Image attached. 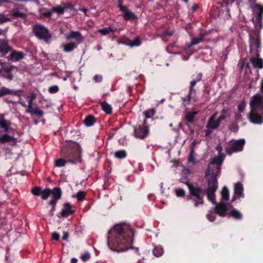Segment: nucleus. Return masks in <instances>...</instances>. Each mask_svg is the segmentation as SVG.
<instances>
[{"instance_id": "nucleus-1", "label": "nucleus", "mask_w": 263, "mask_h": 263, "mask_svg": "<svg viewBox=\"0 0 263 263\" xmlns=\"http://www.w3.org/2000/svg\"><path fill=\"white\" fill-rule=\"evenodd\" d=\"M134 235L133 230L121 224H117L108 233V246L111 250L117 252L125 251L130 248L140 255L138 248L132 246Z\"/></svg>"}, {"instance_id": "nucleus-2", "label": "nucleus", "mask_w": 263, "mask_h": 263, "mask_svg": "<svg viewBox=\"0 0 263 263\" xmlns=\"http://www.w3.org/2000/svg\"><path fill=\"white\" fill-rule=\"evenodd\" d=\"M182 182L187 186L189 190L190 195L186 196L187 200H191L194 203V205L196 208L200 205H203L204 203V201L201 194L202 188L198 186H195L188 181H182Z\"/></svg>"}, {"instance_id": "nucleus-3", "label": "nucleus", "mask_w": 263, "mask_h": 263, "mask_svg": "<svg viewBox=\"0 0 263 263\" xmlns=\"http://www.w3.org/2000/svg\"><path fill=\"white\" fill-rule=\"evenodd\" d=\"M202 73L200 72L197 74L196 79L193 80L190 82L187 95L185 97L182 98V104L184 106L196 101V90L194 89V87L198 82L202 80Z\"/></svg>"}, {"instance_id": "nucleus-4", "label": "nucleus", "mask_w": 263, "mask_h": 263, "mask_svg": "<svg viewBox=\"0 0 263 263\" xmlns=\"http://www.w3.org/2000/svg\"><path fill=\"white\" fill-rule=\"evenodd\" d=\"M32 32L35 36L39 40L44 41L49 43L51 39V34L49 29L41 24H35L33 27Z\"/></svg>"}, {"instance_id": "nucleus-5", "label": "nucleus", "mask_w": 263, "mask_h": 263, "mask_svg": "<svg viewBox=\"0 0 263 263\" xmlns=\"http://www.w3.org/2000/svg\"><path fill=\"white\" fill-rule=\"evenodd\" d=\"M61 155L67 162L71 163L77 164L82 161L81 152L78 150L69 148L62 149Z\"/></svg>"}, {"instance_id": "nucleus-6", "label": "nucleus", "mask_w": 263, "mask_h": 263, "mask_svg": "<svg viewBox=\"0 0 263 263\" xmlns=\"http://www.w3.org/2000/svg\"><path fill=\"white\" fill-rule=\"evenodd\" d=\"M245 144L243 139L231 141L229 142L228 146L226 147V152L229 155L233 153L241 152L243 150Z\"/></svg>"}, {"instance_id": "nucleus-7", "label": "nucleus", "mask_w": 263, "mask_h": 263, "mask_svg": "<svg viewBox=\"0 0 263 263\" xmlns=\"http://www.w3.org/2000/svg\"><path fill=\"white\" fill-rule=\"evenodd\" d=\"M134 135L136 138L143 139L147 137L149 133V125L145 120L142 124H139L134 127Z\"/></svg>"}, {"instance_id": "nucleus-8", "label": "nucleus", "mask_w": 263, "mask_h": 263, "mask_svg": "<svg viewBox=\"0 0 263 263\" xmlns=\"http://www.w3.org/2000/svg\"><path fill=\"white\" fill-rule=\"evenodd\" d=\"M223 155L221 154L219 156L212 159L205 171V176H209L210 174L213 175L214 174V166L213 165L217 164L218 166H221L223 161Z\"/></svg>"}, {"instance_id": "nucleus-9", "label": "nucleus", "mask_w": 263, "mask_h": 263, "mask_svg": "<svg viewBox=\"0 0 263 263\" xmlns=\"http://www.w3.org/2000/svg\"><path fill=\"white\" fill-rule=\"evenodd\" d=\"M250 105L252 110H257V108L260 110L263 109V96L259 94L254 95L250 102Z\"/></svg>"}, {"instance_id": "nucleus-10", "label": "nucleus", "mask_w": 263, "mask_h": 263, "mask_svg": "<svg viewBox=\"0 0 263 263\" xmlns=\"http://www.w3.org/2000/svg\"><path fill=\"white\" fill-rule=\"evenodd\" d=\"M248 117L249 121L253 124L260 125L263 123V117L261 114L257 112V110L251 109Z\"/></svg>"}, {"instance_id": "nucleus-11", "label": "nucleus", "mask_w": 263, "mask_h": 263, "mask_svg": "<svg viewBox=\"0 0 263 263\" xmlns=\"http://www.w3.org/2000/svg\"><path fill=\"white\" fill-rule=\"evenodd\" d=\"M205 177L208 183V188L206 190L216 192L218 187L216 176H214V174H210L209 176L205 175Z\"/></svg>"}, {"instance_id": "nucleus-12", "label": "nucleus", "mask_w": 263, "mask_h": 263, "mask_svg": "<svg viewBox=\"0 0 263 263\" xmlns=\"http://www.w3.org/2000/svg\"><path fill=\"white\" fill-rule=\"evenodd\" d=\"M253 45H254L257 49L256 52L259 51L261 48V42L259 33L256 34V37L252 36L250 33L249 34V47L250 52L252 51Z\"/></svg>"}, {"instance_id": "nucleus-13", "label": "nucleus", "mask_w": 263, "mask_h": 263, "mask_svg": "<svg viewBox=\"0 0 263 263\" xmlns=\"http://www.w3.org/2000/svg\"><path fill=\"white\" fill-rule=\"evenodd\" d=\"M51 195H52V199L48 202L49 204H54L57 203L58 201L61 199L62 191L60 187H55L52 190L50 189Z\"/></svg>"}, {"instance_id": "nucleus-14", "label": "nucleus", "mask_w": 263, "mask_h": 263, "mask_svg": "<svg viewBox=\"0 0 263 263\" xmlns=\"http://www.w3.org/2000/svg\"><path fill=\"white\" fill-rule=\"evenodd\" d=\"M228 210L227 205L224 202L217 203L214 209L215 213L220 217L226 216Z\"/></svg>"}, {"instance_id": "nucleus-15", "label": "nucleus", "mask_w": 263, "mask_h": 263, "mask_svg": "<svg viewBox=\"0 0 263 263\" xmlns=\"http://www.w3.org/2000/svg\"><path fill=\"white\" fill-rule=\"evenodd\" d=\"M10 51L11 53L10 55L7 58L8 61L16 62L23 59L24 58V53L22 51H16L13 50L12 48Z\"/></svg>"}, {"instance_id": "nucleus-16", "label": "nucleus", "mask_w": 263, "mask_h": 263, "mask_svg": "<svg viewBox=\"0 0 263 263\" xmlns=\"http://www.w3.org/2000/svg\"><path fill=\"white\" fill-rule=\"evenodd\" d=\"M11 50V46L6 40L0 39V53L2 57H5Z\"/></svg>"}, {"instance_id": "nucleus-17", "label": "nucleus", "mask_w": 263, "mask_h": 263, "mask_svg": "<svg viewBox=\"0 0 263 263\" xmlns=\"http://www.w3.org/2000/svg\"><path fill=\"white\" fill-rule=\"evenodd\" d=\"M66 39L68 41H70L72 39H74L76 41V43L78 44V45L82 43L84 40L81 33L79 31H70L69 34L67 36Z\"/></svg>"}, {"instance_id": "nucleus-18", "label": "nucleus", "mask_w": 263, "mask_h": 263, "mask_svg": "<svg viewBox=\"0 0 263 263\" xmlns=\"http://www.w3.org/2000/svg\"><path fill=\"white\" fill-rule=\"evenodd\" d=\"M259 51H258L256 54V58L251 57L250 58V62L253 65V67L257 69L263 68V60L260 58Z\"/></svg>"}, {"instance_id": "nucleus-19", "label": "nucleus", "mask_w": 263, "mask_h": 263, "mask_svg": "<svg viewBox=\"0 0 263 263\" xmlns=\"http://www.w3.org/2000/svg\"><path fill=\"white\" fill-rule=\"evenodd\" d=\"M74 211L71 209V206L69 202H66L64 204V209L60 213L61 216L63 217H67L73 214Z\"/></svg>"}, {"instance_id": "nucleus-20", "label": "nucleus", "mask_w": 263, "mask_h": 263, "mask_svg": "<svg viewBox=\"0 0 263 263\" xmlns=\"http://www.w3.org/2000/svg\"><path fill=\"white\" fill-rule=\"evenodd\" d=\"M22 90H13L6 87H2L0 88V98L7 95H14L20 97V93L22 92Z\"/></svg>"}, {"instance_id": "nucleus-21", "label": "nucleus", "mask_w": 263, "mask_h": 263, "mask_svg": "<svg viewBox=\"0 0 263 263\" xmlns=\"http://www.w3.org/2000/svg\"><path fill=\"white\" fill-rule=\"evenodd\" d=\"M216 114H213L209 118L208 122L206 125V127L211 129H217L220 125L218 121L215 120Z\"/></svg>"}, {"instance_id": "nucleus-22", "label": "nucleus", "mask_w": 263, "mask_h": 263, "mask_svg": "<svg viewBox=\"0 0 263 263\" xmlns=\"http://www.w3.org/2000/svg\"><path fill=\"white\" fill-rule=\"evenodd\" d=\"M215 192L216 191H212L208 190H203L202 189V192L201 194L202 197L203 198L204 195H206L208 200L212 202L213 203H216L215 202Z\"/></svg>"}, {"instance_id": "nucleus-23", "label": "nucleus", "mask_w": 263, "mask_h": 263, "mask_svg": "<svg viewBox=\"0 0 263 263\" xmlns=\"http://www.w3.org/2000/svg\"><path fill=\"white\" fill-rule=\"evenodd\" d=\"M121 11L124 13L123 17L126 21H128L130 20H136L138 18L137 15L133 12L129 10L127 7L123 9Z\"/></svg>"}, {"instance_id": "nucleus-24", "label": "nucleus", "mask_w": 263, "mask_h": 263, "mask_svg": "<svg viewBox=\"0 0 263 263\" xmlns=\"http://www.w3.org/2000/svg\"><path fill=\"white\" fill-rule=\"evenodd\" d=\"M197 114V112L196 111H190L186 114L185 116V120L186 121L185 125L189 127V129L191 128L190 124L194 122L195 116Z\"/></svg>"}, {"instance_id": "nucleus-25", "label": "nucleus", "mask_w": 263, "mask_h": 263, "mask_svg": "<svg viewBox=\"0 0 263 263\" xmlns=\"http://www.w3.org/2000/svg\"><path fill=\"white\" fill-rule=\"evenodd\" d=\"M17 139L14 137L11 136L7 134H4L0 137V143L5 144L9 142H13V145H15Z\"/></svg>"}, {"instance_id": "nucleus-26", "label": "nucleus", "mask_w": 263, "mask_h": 263, "mask_svg": "<svg viewBox=\"0 0 263 263\" xmlns=\"http://www.w3.org/2000/svg\"><path fill=\"white\" fill-rule=\"evenodd\" d=\"M206 35L205 32H200L198 35L192 39L191 45H195L203 42V39Z\"/></svg>"}, {"instance_id": "nucleus-27", "label": "nucleus", "mask_w": 263, "mask_h": 263, "mask_svg": "<svg viewBox=\"0 0 263 263\" xmlns=\"http://www.w3.org/2000/svg\"><path fill=\"white\" fill-rule=\"evenodd\" d=\"M243 188L241 182H238L235 184L234 192L236 195L243 197Z\"/></svg>"}, {"instance_id": "nucleus-28", "label": "nucleus", "mask_w": 263, "mask_h": 263, "mask_svg": "<svg viewBox=\"0 0 263 263\" xmlns=\"http://www.w3.org/2000/svg\"><path fill=\"white\" fill-rule=\"evenodd\" d=\"M229 217L231 216L236 220H240L242 218L241 212L236 209H232L228 214Z\"/></svg>"}, {"instance_id": "nucleus-29", "label": "nucleus", "mask_w": 263, "mask_h": 263, "mask_svg": "<svg viewBox=\"0 0 263 263\" xmlns=\"http://www.w3.org/2000/svg\"><path fill=\"white\" fill-rule=\"evenodd\" d=\"M78 44L76 42H69L63 44L64 51L66 52H69L73 51L77 47Z\"/></svg>"}, {"instance_id": "nucleus-30", "label": "nucleus", "mask_w": 263, "mask_h": 263, "mask_svg": "<svg viewBox=\"0 0 263 263\" xmlns=\"http://www.w3.org/2000/svg\"><path fill=\"white\" fill-rule=\"evenodd\" d=\"M96 118L93 115H88L85 117L83 122L86 126H91L96 122Z\"/></svg>"}, {"instance_id": "nucleus-31", "label": "nucleus", "mask_w": 263, "mask_h": 263, "mask_svg": "<svg viewBox=\"0 0 263 263\" xmlns=\"http://www.w3.org/2000/svg\"><path fill=\"white\" fill-rule=\"evenodd\" d=\"M101 106L102 110L108 115L111 114L112 112V107L106 102H102L101 103Z\"/></svg>"}, {"instance_id": "nucleus-32", "label": "nucleus", "mask_w": 263, "mask_h": 263, "mask_svg": "<svg viewBox=\"0 0 263 263\" xmlns=\"http://www.w3.org/2000/svg\"><path fill=\"white\" fill-rule=\"evenodd\" d=\"M156 112L155 108H151L143 112V114L145 116V119L147 121V119L152 118L155 115Z\"/></svg>"}, {"instance_id": "nucleus-33", "label": "nucleus", "mask_w": 263, "mask_h": 263, "mask_svg": "<svg viewBox=\"0 0 263 263\" xmlns=\"http://www.w3.org/2000/svg\"><path fill=\"white\" fill-rule=\"evenodd\" d=\"M10 124V121H7L5 120L0 121V128L3 129L6 133L9 131Z\"/></svg>"}, {"instance_id": "nucleus-34", "label": "nucleus", "mask_w": 263, "mask_h": 263, "mask_svg": "<svg viewBox=\"0 0 263 263\" xmlns=\"http://www.w3.org/2000/svg\"><path fill=\"white\" fill-rule=\"evenodd\" d=\"M127 156V153L125 150L121 149L117 151L115 153V157L117 159H122Z\"/></svg>"}, {"instance_id": "nucleus-35", "label": "nucleus", "mask_w": 263, "mask_h": 263, "mask_svg": "<svg viewBox=\"0 0 263 263\" xmlns=\"http://www.w3.org/2000/svg\"><path fill=\"white\" fill-rule=\"evenodd\" d=\"M116 31V29H113L111 27L103 28L99 30V32L102 35H106L110 32H115Z\"/></svg>"}, {"instance_id": "nucleus-36", "label": "nucleus", "mask_w": 263, "mask_h": 263, "mask_svg": "<svg viewBox=\"0 0 263 263\" xmlns=\"http://www.w3.org/2000/svg\"><path fill=\"white\" fill-rule=\"evenodd\" d=\"M141 44V42L140 41V37L139 36H137L134 39L133 41H130L127 45L130 47L134 46H139Z\"/></svg>"}, {"instance_id": "nucleus-37", "label": "nucleus", "mask_w": 263, "mask_h": 263, "mask_svg": "<svg viewBox=\"0 0 263 263\" xmlns=\"http://www.w3.org/2000/svg\"><path fill=\"white\" fill-rule=\"evenodd\" d=\"M221 197L224 200L227 201L229 199V191L227 187L224 186L221 191Z\"/></svg>"}, {"instance_id": "nucleus-38", "label": "nucleus", "mask_w": 263, "mask_h": 263, "mask_svg": "<svg viewBox=\"0 0 263 263\" xmlns=\"http://www.w3.org/2000/svg\"><path fill=\"white\" fill-rule=\"evenodd\" d=\"M31 115H36L39 118H41L44 115V112L42 110H40L38 108H33L31 111H28Z\"/></svg>"}, {"instance_id": "nucleus-39", "label": "nucleus", "mask_w": 263, "mask_h": 263, "mask_svg": "<svg viewBox=\"0 0 263 263\" xmlns=\"http://www.w3.org/2000/svg\"><path fill=\"white\" fill-rule=\"evenodd\" d=\"M153 252L155 256L160 257L163 253V249L160 246H157L153 249Z\"/></svg>"}, {"instance_id": "nucleus-40", "label": "nucleus", "mask_w": 263, "mask_h": 263, "mask_svg": "<svg viewBox=\"0 0 263 263\" xmlns=\"http://www.w3.org/2000/svg\"><path fill=\"white\" fill-rule=\"evenodd\" d=\"M41 195V198L43 200H46L51 195L50 189L49 188H45L42 190Z\"/></svg>"}, {"instance_id": "nucleus-41", "label": "nucleus", "mask_w": 263, "mask_h": 263, "mask_svg": "<svg viewBox=\"0 0 263 263\" xmlns=\"http://www.w3.org/2000/svg\"><path fill=\"white\" fill-rule=\"evenodd\" d=\"M67 162L66 159L64 158H60L55 160L54 165L57 167H63L64 166Z\"/></svg>"}, {"instance_id": "nucleus-42", "label": "nucleus", "mask_w": 263, "mask_h": 263, "mask_svg": "<svg viewBox=\"0 0 263 263\" xmlns=\"http://www.w3.org/2000/svg\"><path fill=\"white\" fill-rule=\"evenodd\" d=\"M42 187L40 186H36L31 189V193L35 196H39L42 194Z\"/></svg>"}, {"instance_id": "nucleus-43", "label": "nucleus", "mask_w": 263, "mask_h": 263, "mask_svg": "<svg viewBox=\"0 0 263 263\" xmlns=\"http://www.w3.org/2000/svg\"><path fill=\"white\" fill-rule=\"evenodd\" d=\"M61 5L63 6L64 10L67 9L70 10H74V7L75 6V4H72L70 2H62L61 3Z\"/></svg>"}, {"instance_id": "nucleus-44", "label": "nucleus", "mask_w": 263, "mask_h": 263, "mask_svg": "<svg viewBox=\"0 0 263 263\" xmlns=\"http://www.w3.org/2000/svg\"><path fill=\"white\" fill-rule=\"evenodd\" d=\"M51 10H52V13L57 12L59 14H63L64 13V8L62 5L53 7H52Z\"/></svg>"}, {"instance_id": "nucleus-45", "label": "nucleus", "mask_w": 263, "mask_h": 263, "mask_svg": "<svg viewBox=\"0 0 263 263\" xmlns=\"http://www.w3.org/2000/svg\"><path fill=\"white\" fill-rule=\"evenodd\" d=\"M85 196L86 193L84 191H80L77 193L75 197L78 201H82L84 200Z\"/></svg>"}, {"instance_id": "nucleus-46", "label": "nucleus", "mask_w": 263, "mask_h": 263, "mask_svg": "<svg viewBox=\"0 0 263 263\" xmlns=\"http://www.w3.org/2000/svg\"><path fill=\"white\" fill-rule=\"evenodd\" d=\"M262 17H262V12L258 11L256 13L255 22H257L258 24H259V28H262Z\"/></svg>"}, {"instance_id": "nucleus-47", "label": "nucleus", "mask_w": 263, "mask_h": 263, "mask_svg": "<svg viewBox=\"0 0 263 263\" xmlns=\"http://www.w3.org/2000/svg\"><path fill=\"white\" fill-rule=\"evenodd\" d=\"M188 161L193 164H195L196 163L194 157V150L193 148H191L190 150V155L188 157Z\"/></svg>"}, {"instance_id": "nucleus-48", "label": "nucleus", "mask_w": 263, "mask_h": 263, "mask_svg": "<svg viewBox=\"0 0 263 263\" xmlns=\"http://www.w3.org/2000/svg\"><path fill=\"white\" fill-rule=\"evenodd\" d=\"M12 16L13 17V18H24L26 16V14L24 13L20 12V11H15L12 12Z\"/></svg>"}, {"instance_id": "nucleus-49", "label": "nucleus", "mask_w": 263, "mask_h": 263, "mask_svg": "<svg viewBox=\"0 0 263 263\" xmlns=\"http://www.w3.org/2000/svg\"><path fill=\"white\" fill-rule=\"evenodd\" d=\"M80 258L84 262L87 261L90 258V254L88 252H87L84 254H82Z\"/></svg>"}, {"instance_id": "nucleus-50", "label": "nucleus", "mask_w": 263, "mask_h": 263, "mask_svg": "<svg viewBox=\"0 0 263 263\" xmlns=\"http://www.w3.org/2000/svg\"><path fill=\"white\" fill-rule=\"evenodd\" d=\"M246 106V103L244 101H241L238 105V109L240 113L244 111Z\"/></svg>"}, {"instance_id": "nucleus-51", "label": "nucleus", "mask_w": 263, "mask_h": 263, "mask_svg": "<svg viewBox=\"0 0 263 263\" xmlns=\"http://www.w3.org/2000/svg\"><path fill=\"white\" fill-rule=\"evenodd\" d=\"M207 219L211 222H213L215 220V216L214 215L212 211H209L206 215Z\"/></svg>"}, {"instance_id": "nucleus-52", "label": "nucleus", "mask_w": 263, "mask_h": 263, "mask_svg": "<svg viewBox=\"0 0 263 263\" xmlns=\"http://www.w3.org/2000/svg\"><path fill=\"white\" fill-rule=\"evenodd\" d=\"M59 90V87L56 85H52L51 86H50L49 88H48V91L50 93H57V92H58Z\"/></svg>"}, {"instance_id": "nucleus-53", "label": "nucleus", "mask_w": 263, "mask_h": 263, "mask_svg": "<svg viewBox=\"0 0 263 263\" xmlns=\"http://www.w3.org/2000/svg\"><path fill=\"white\" fill-rule=\"evenodd\" d=\"M175 192L178 197H183L185 196V191L182 189H176Z\"/></svg>"}, {"instance_id": "nucleus-54", "label": "nucleus", "mask_w": 263, "mask_h": 263, "mask_svg": "<svg viewBox=\"0 0 263 263\" xmlns=\"http://www.w3.org/2000/svg\"><path fill=\"white\" fill-rule=\"evenodd\" d=\"M52 14V10L50 11L46 12H43L41 13L40 14V18H43L45 17L47 18H50Z\"/></svg>"}, {"instance_id": "nucleus-55", "label": "nucleus", "mask_w": 263, "mask_h": 263, "mask_svg": "<svg viewBox=\"0 0 263 263\" xmlns=\"http://www.w3.org/2000/svg\"><path fill=\"white\" fill-rule=\"evenodd\" d=\"M10 21V19L3 14H0V24Z\"/></svg>"}, {"instance_id": "nucleus-56", "label": "nucleus", "mask_w": 263, "mask_h": 263, "mask_svg": "<svg viewBox=\"0 0 263 263\" xmlns=\"http://www.w3.org/2000/svg\"><path fill=\"white\" fill-rule=\"evenodd\" d=\"M93 79L96 82H101L103 80V77L101 75L96 74Z\"/></svg>"}, {"instance_id": "nucleus-57", "label": "nucleus", "mask_w": 263, "mask_h": 263, "mask_svg": "<svg viewBox=\"0 0 263 263\" xmlns=\"http://www.w3.org/2000/svg\"><path fill=\"white\" fill-rule=\"evenodd\" d=\"M221 172V166H217L216 168H214V176H216V178H217V176L220 175Z\"/></svg>"}, {"instance_id": "nucleus-58", "label": "nucleus", "mask_w": 263, "mask_h": 263, "mask_svg": "<svg viewBox=\"0 0 263 263\" xmlns=\"http://www.w3.org/2000/svg\"><path fill=\"white\" fill-rule=\"evenodd\" d=\"M51 205V209L49 212V214L50 216H53L54 215V212L55 210V206L57 205V203H55L54 204H50Z\"/></svg>"}, {"instance_id": "nucleus-59", "label": "nucleus", "mask_w": 263, "mask_h": 263, "mask_svg": "<svg viewBox=\"0 0 263 263\" xmlns=\"http://www.w3.org/2000/svg\"><path fill=\"white\" fill-rule=\"evenodd\" d=\"M33 101L32 100H28V105L27 106L28 107V109L27 110H26L27 112H28V111H31V110H32V109H33Z\"/></svg>"}, {"instance_id": "nucleus-60", "label": "nucleus", "mask_w": 263, "mask_h": 263, "mask_svg": "<svg viewBox=\"0 0 263 263\" xmlns=\"http://www.w3.org/2000/svg\"><path fill=\"white\" fill-rule=\"evenodd\" d=\"M2 77L5 78H6L9 80H12L13 78V76L11 72L10 73H7V74H2Z\"/></svg>"}, {"instance_id": "nucleus-61", "label": "nucleus", "mask_w": 263, "mask_h": 263, "mask_svg": "<svg viewBox=\"0 0 263 263\" xmlns=\"http://www.w3.org/2000/svg\"><path fill=\"white\" fill-rule=\"evenodd\" d=\"M3 70L6 72L7 73H10V72H11L12 70V66H7L6 67H3Z\"/></svg>"}, {"instance_id": "nucleus-62", "label": "nucleus", "mask_w": 263, "mask_h": 263, "mask_svg": "<svg viewBox=\"0 0 263 263\" xmlns=\"http://www.w3.org/2000/svg\"><path fill=\"white\" fill-rule=\"evenodd\" d=\"M118 7L119 8L120 11H122L123 9H124V8H125L126 7V6H124L122 5L123 0H118Z\"/></svg>"}, {"instance_id": "nucleus-63", "label": "nucleus", "mask_w": 263, "mask_h": 263, "mask_svg": "<svg viewBox=\"0 0 263 263\" xmlns=\"http://www.w3.org/2000/svg\"><path fill=\"white\" fill-rule=\"evenodd\" d=\"M52 238L53 240L58 241L60 238V235L57 232H54L52 234Z\"/></svg>"}, {"instance_id": "nucleus-64", "label": "nucleus", "mask_w": 263, "mask_h": 263, "mask_svg": "<svg viewBox=\"0 0 263 263\" xmlns=\"http://www.w3.org/2000/svg\"><path fill=\"white\" fill-rule=\"evenodd\" d=\"M255 8L258 9L259 12H262V14H263V6H261L259 4H256L255 5Z\"/></svg>"}]
</instances>
